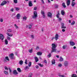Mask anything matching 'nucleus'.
<instances>
[{
	"instance_id": "nucleus-16",
	"label": "nucleus",
	"mask_w": 77,
	"mask_h": 77,
	"mask_svg": "<svg viewBox=\"0 0 77 77\" xmlns=\"http://www.w3.org/2000/svg\"><path fill=\"white\" fill-rule=\"evenodd\" d=\"M75 3L74 2H72V4H71V6H72V7H74V6H75Z\"/></svg>"
},
{
	"instance_id": "nucleus-40",
	"label": "nucleus",
	"mask_w": 77,
	"mask_h": 77,
	"mask_svg": "<svg viewBox=\"0 0 77 77\" xmlns=\"http://www.w3.org/2000/svg\"><path fill=\"white\" fill-rule=\"evenodd\" d=\"M14 26L15 27L16 29H18V26L16 24H14Z\"/></svg>"
},
{
	"instance_id": "nucleus-50",
	"label": "nucleus",
	"mask_w": 77,
	"mask_h": 77,
	"mask_svg": "<svg viewBox=\"0 0 77 77\" xmlns=\"http://www.w3.org/2000/svg\"><path fill=\"white\" fill-rule=\"evenodd\" d=\"M9 72H11V73H12V71H11V69L10 68H9Z\"/></svg>"
},
{
	"instance_id": "nucleus-48",
	"label": "nucleus",
	"mask_w": 77,
	"mask_h": 77,
	"mask_svg": "<svg viewBox=\"0 0 77 77\" xmlns=\"http://www.w3.org/2000/svg\"><path fill=\"white\" fill-rule=\"evenodd\" d=\"M5 69H6V70H8V68L7 67H6V66H5Z\"/></svg>"
},
{
	"instance_id": "nucleus-58",
	"label": "nucleus",
	"mask_w": 77,
	"mask_h": 77,
	"mask_svg": "<svg viewBox=\"0 0 77 77\" xmlns=\"http://www.w3.org/2000/svg\"><path fill=\"white\" fill-rule=\"evenodd\" d=\"M56 57L57 58H59V56L58 55H56Z\"/></svg>"
},
{
	"instance_id": "nucleus-49",
	"label": "nucleus",
	"mask_w": 77,
	"mask_h": 77,
	"mask_svg": "<svg viewBox=\"0 0 77 77\" xmlns=\"http://www.w3.org/2000/svg\"><path fill=\"white\" fill-rule=\"evenodd\" d=\"M58 6H59V5H55V8H58Z\"/></svg>"
},
{
	"instance_id": "nucleus-5",
	"label": "nucleus",
	"mask_w": 77,
	"mask_h": 77,
	"mask_svg": "<svg viewBox=\"0 0 77 77\" xmlns=\"http://www.w3.org/2000/svg\"><path fill=\"white\" fill-rule=\"evenodd\" d=\"M7 3V2L6 1H3L1 4V6H4L5 5H6Z\"/></svg>"
},
{
	"instance_id": "nucleus-2",
	"label": "nucleus",
	"mask_w": 77,
	"mask_h": 77,
	"mask_svg": "<svg viewBox=\"0 0 77 77\" xmlns=\"http://www.w3.org/2000/svg\"><path fill=\"white\" fill-rule=\"evenodd\" d=\"M14 54L12 53L9 55V57L10 59H14Z\"/></svg>"
},
{
	"instance_id": "nucleus-64",
	"label": "nucleus",
	"mask_w": 77,
	"mask_h": 77,
	"mask_svg": "<svg viewBox=\"0 0 77 77\" xmlns=\"http://www.w3.org/2000/svg\"><path fill=\"white\" fill-rule=\"evenodd\" d=\"M61 77H65V76L64 75H61Z\"/></svg>"
},
{
	"instance_id": "nucleus-28",
	"label": "nucleus",
	"mask_w": 77,
	"mask_h": 77,
	"mask_svg": "<svg viewBox=\"0 0 77 77\" xmlns=\"http://www.w3.org/2000/svg\"><path fill=\"white\" fill-rule=\"evenodd\" d=\"M7 32H10V33H11V32H12V30L11 29H9L7 30Z\"/></svg>"
},
{
	"instance_id": "nucleus-30",
	"label": "nucleus",
	"mask_w": 77,
	"mask_h": 77,
	"mask_svg": "<svg viewBox=\"0 0 77 77\" xmlns=\"http://www.w3.org/2000/svg\"><path fill=\"white\" fill-rule=\"evenodd\" d=\"M71 77H77V76L75 74H73L72 75Z\"/></svg>"
},
{
	"instance_id": "nucleus-31",
	"label": "nucleus",
	"mask_w": 77,
	"mask_h": 77,
	"mask_svg": "<svg viewBox=\"0 0 77 77\" xmlns=\"http://www.w3.org/2000/svg\"><path fill=\"white\" fill-rule=\"evenodd\" d=\"M67 47V46L66 45H63L62 47V48L63 49H65L66 48V47Z\"/></svg>"
},
{
	"instance_id": "nucleus-27",
	"label": "nucleus",
	"mask_w": 77,
	"mask_h": 77,
	"mask_svg": "<svg viewBox=\"0 0 77 77\" xmlns=\"http://www.w3.org/2000/svg\"><path fill=\"white\" fill-rule=\"evenodd\" d=\"M55 60H54V59L52 60V64H55Z\"/></svg>"
},
{
	"instance_id": "nucleus-20",
	"label": "nucleus",
	"mask_w": 77,
	"mask_h": 77,
	"mask_svg": "<svg viewBox=\"0 0 77 77\" xmlns=\"http://www.w3.org/2000/svg\"><path fill=\"white\" fill-rule=\"evenodd\" d=\"M13 74H18V72H17V70H15L13 71Z\"/></svg>"
},
{
	"instance_id": "nucleus-19",
	"label": "nucleus",
	"mask_w": 77,
	"mask_h": 77,
	"mask_svg": "<svg viewBox=\"0 0 77 77\" xmlns=\"http://www.w3.org/2000/svg\"><path fill=\"white\" fill-rule=\"evenodd\" d=\"M6 34L8 36H10V37H12V34H9L8 32H7L6 33Z\"/></svg>"
},
{
	"instance_id": "nucleus-23",
	"label": "nucleus",
	"mask_w": 77,
	"mask_h": 77,
	"mask_svg": "<svg viewBox=\"0 0 77 77\" xmlns=\"http://www.w3.org/2000/svg\"><path fill=\"white\" fill-rule=\"evenodd\" d=\"M29 53H32V52L33 51V49L32 48H31L30 49H29Z\"/></svg>"
},
{
	"instance_id": "nucleus-8",
	"label": "nucleus",
	"mask_w": 77,
	"mask_h": 77,
	"mask_svg": "<svg viewBox=\"0 0 77 77\" xmlns=\"http://www.w3.org/2000/svg\"><path fill=\"white\" fill-rule=\"evenodd\" d=\"M64 25H65V24L63 23H61V29H66V27L65 26H64Z\"/></svg>"
},
{
	"instance_id": "nucleus-55",
	"label": "nucleus",
	"mask_w": 77,
	"mask_h": 77,
	"mask_svg": "<svg viewBox=\"0 0 77 77\" xmlns=\"http://www.w3.org/2000/svg\"><path fill=\"white\" fill-rule=\"evenodd\" d=\"M11 12H13L14 11V9L13 8H12L11 9Z\"/></svg>"
},
{
	"instance_id": "nucleus-56",
	"label": "nucleus",
	"mask_w": 77,
	"mask_h": 77,
	"mask_svg": "<svg viewBox=\"0 0 77 77\" xmlns=\"http://www.w3.org/2000/svg\"><path fill=\"white\" fill-rule=\"evenodd\" d=\"M65 30L64 29H62V31L63 32H65Z\"/></svg>"
},
{
	"instance_id": "nucleus-60",
	"label": "nucleus",
	"mask_w": 77,
	"mask_h": 77,
	"mask_svg": "<svg viewBox=\"0 0 77 77\" xmlns=\"http://www.w3.org/2000/svg\"><path fill=\"white\" fill-rule=\"evenodd\" d=\"M57 18H59V15L57 14V16H56Z\"/></svg>"
},
{
	"instance_id": "nucleus-39",
	"label": "nucleus",
	"mask_w": 77,
	"mask_h": 77,
	"mask_svg": "<svg viewBox=\"0 0 77 77\" xmlns=\"http://www.w3.org/2000/svg\"><path fill=\"white\" fill-rule=\"evenodd\" d=\"M4 72L5 74L7 75V74H8V72H6V71H4Z\"/></svg>"
},
{
	"instance_id": "nucleus-29",
	"label": "nucleus",
	"mask_w": 77,
	"mask_h": 77,
	"mask_svg": "<svg viewBox=\"0 0 77 77\" xmlns=\"http://www.w3.org/2000/svg\"><path fill=\"white\" fill-rule=\"evenodd\" d=\"M35 62H37L39 60H38V58L37 57H35Z\"/></svg>"
},
{
	"instance_id": "nucleus-38",
	"label": "nucleus",
	"mask_w": 77,
	"mask_h": 77,
	"mask_svg": "<svg viewBox=\"0 0 77 77\" xmlns=\"http://www.w3.org/2000/svg\"><path fill=\"white\" fill-rule=\"evenodd\" d=\"M35 49L37 50H39V47L38 46H36V48H35Z\"/></svg>"
},
{
	"instance_id": "nucleus-4",
	"label": "nucleus",
	"mask_w": 77,
	"mask_h": 77,
	"mask_svg": "<svg viewBox=\"0 0 77 77\" xmlns=\"http://www.w3.org/2000/svg\"><path fill=\"white\" fill-rule=\"evenodd\" d=\"M6 60H8V61L9 60V57H5V58L3 60V61L5 62H7V61Z\"/></svg>"
},
{
	"instance_id": "nucleus-11",
	"label": "nucleus",
	"mask_w": 77,
	"mask_h": 77,
	"mask_svg": "<svg viewBox=\"0 0 77 77\" xmlns=\"http://www.w3.org/2000/svg\"><path fill=\"white\" fill-rule=\"evenodd\" d=\"M70 44L71 46H74V45H75V43H74L73 42H70Z\"/></svg>"
},
{
	"instance_id": "nucleus-44",
	"label": "nucleus",
	"mask_w": 77,
	"mask_h": 77,
	"mask_svg": "<svg viewBox=\"0 0 77 77\" xmlns=\"http://www.w3.org/2000/svg\"><path fill=\"white\" fill-rule=\"evenodd\" d=\"M29 66H26L25 67V70H26V69H29Z\"/></svg>"
},
{
	"instance_id": "nucleus-54",
	"label": "nucleus",
	"mask_w": 77,
	"mask_h": 77,
	"mask_svg": "<svg viewBox=\"0 0 77 77\" xmlns=\"http://www.w3.org/2000/svg\"><path fill=\"white\" fill-rule=\"evenodd\" d=\"M34 10H36L37 9V8L36 7H35L34 8Z\"/></svg>"
},
{
	"instance_id": "nucleus-15",
	"label": "nucleus",
	"mask_w": 77,
	"mask_h": 77,
	"mask_svg": "<svg viewBox=\"0 0 77 77\" xmlns=\"http://www.w3.org/2000/svg\"><path fill=\"white\" fill-rule=\"evenodd\" d=\"M64 65L66 66H68V61H65L64 63Z\"/></svg>"
},
{
	"instance_id": "nucleus-9",
	"label": "nucleus",
	"mask_w": 77,
	"mask_h": 77,
	"mask_svg": "<svg viewBox=\"0 0 77 77\" xmlns=\"http://www.w3.org/2000/svg\"><path fill=\"white\" fill-rule=\"evenodd\" d=\"M59 35H58V34H56L55 35V40H56V41H57V40L58 39V38H59Z\"/></svg>"
},
{
	"instance_id": "nucleus-12",
	"label": "nucleus",
	"mask_w": 77,
	"mask_h": 77,
	"mask_svg": "<svg viewBox=\"0 0 77 77\" xmlns=\"http://www.w3.org/2000/svg\"><path fill=\"white\" fill-rule=\"evenodd\" d=\"M48 16L49 17H51V18L52 14H51V13H50V12H48Z\"/></svg>"
},
{
	"instance_id": "nucleus-41",
	"label": "nucleus",
	"mask_w": 77,
	"mask_h": 77,
	"mask_svg": "<svg viewBox=\"0 0 77 77\" xmlns=\"http://www.w3.org/2000/svg\"><path fill=\"white\" fill-rule=\"evenodd\" d=\"M14 3L16 4V3H17V2L18 1H17V0H14Z\"/></svg>"
},
{
	"instance_id": "nucleus-52",
	"label": "nucleus",
	"mask_w": 77,
	"mask_h": 77,
	"mask_svg": "<svg viewBox=\"0 0 77 77\" xmlns=\"http://www.w3.org/2000/svg\"><path fill=\"white\" fill-rule=\"evenodd\" d=\"M35 67L37 69H38V68H39V66H38L36 65L35 66Z\"/></svg>"
},
{
	"instance_id": "nucleus-37",
	"label": "nucleus",
	"mask_w": 77,
	"mask_h": 77,
	"mask_svg": "<svg viewBox=\"0 0 77 77\" xmlns=\"http://www.w3.org/2000/svg\"><path fill=\"white\" fill-rule=\"evenodd\" d=\"M16 11H18L19 10H20V8L16 7Z\"/></svg>"
},
{
	"instance_id": "nucleus-32",
	"label": "nucleus",
	"mask_w": 77,
	"mask_h": 77,
	"mask_svg": "<svg viewBox=\"0 0 77 77\" xmlns=\"http://www.w3.org/2000/svg\"><path fill=\"white\" fill-rule=\"evenodd\" d=\"M51 56V53H49L48 55H47V57L48 58H50Z\"/></svg>"
},
{
	"instance_id": "nucleus-35",
	"label": "nucleus",
	"mask_w": 77,
	"mask_h": 77,
	"mask_svg": "<svg viewBox=\"0 0 77 77\" xmlns=\"http://www.w3.org/2000/svg\"><path fill=\"white\" fill-rule=\"evenodd\" d=\"M38 65H39L40 67H42V66H44V65L43 64H42L41 63H38Z\"/></svg>"
},
{
	"instance_id": "nucleus-45",
	"label": "nucleus",
	"mask_w": 77,
	"mask_h": 77,
	"mask_svg": "<svg viewBox=\"0 0 77 77\" xmlns=\"http://www.w3.org/2000/svg\"><path fill=\"white\" fill-rule=\"evenodd\" d=\"M31 38H32V39H34V36L33 35H31Z\"/></svg>"
},
{
	"instance_id": "nucleus-14",
	"label": "nucleus",
	"mask_w": 77,
	"mask_h": 77,
	"mask_svg": "<svg viewBox=\"0 0 77 77\" xmlns=\"http://www.w3.org/2000/svg\"><path fill=\"white\" fill-rule=\"evenodd\" d=\"M70 0H67V6H69L70 5Z\"/></svg>"
},
{
	"instance_id": "nucleus-53",
	"label": "nucleus",
	"mask_w": 77,
	"mask_h": 77,
	"mask_svg": "<svg viewBox=\"0 0 77 77\" xmlns=\"http://www.w3.org/2000/svg\"><path fill=\"white\" fill-rule=\"evenodd\" d=\"M55 39V37H53L51 38V40H52V41L53 40V39Z\"/></svg>"
},
{
	"instance_id": "nucleus-21",
	"label": "nucleus",
	"mask_w": 77,
	"mask_h": 77,
	"mask_svg": "<svg viewBox=\"0 0 77 77\" xmlns=\"http://www.w3.org/2000/svg\"><path fill=\"white\" fill-rule=\"evenodd\" d=\"M62 6L64 8H66V5H65V3L63 2L62 4Z\"/></svg>"
},
{
	"instance_id": "nucleus-24",
	"label": "nucleus",
	"mask_w": 77,
	"mask_h": 77,
	"mask_svg": "<svg viewBox=\"0 0 77 77\" xmlns=\"http://www.w3.org/2000/svg\"><path fill=\"white\" fill-rule=\"evenodd\" d=\"M17 70L18 72H21V69L20 68H17Z\"/></svg>"
},
{
	"instance_id": "nucleus-61",
	"label": "nucleus",
	"mask_w": 77,
	"mask_h": 77,
	"mask_svg": "<svg viewBox=\"0 0 77 77\" xmlns=\"http://www.w3.org/2000/svg\"><path fill=\"white\" fill-rule=\"evenodd\" d=\"M41 1L42 2V3H44V2L43 0H41Z\"/></svg>"
},
{
	"instance_id": "nucleus-51",
	"label": "nucleus",
	"mask_w": 77,
	"mask_h": 77,
	"mask_svg": "<svg viewBox=\"0 0 77 77\" xmlns=\"http://www.w3.org/2000/svg\"><path fill=\"white\" fill-rule=\"evenodd\" d=\"M58 66L59 67H61V66H62V64H60Z\"/></svg>"
},
{
	"instance_id": "nucleus-57",
	"label": "nucleus",
	"mask_w": 77,
	"mask_h": 77,
	"mask_svg": "<svg viewBox=\"0 0 77 77\" xmlns=\"http://www.w3.org/2000/svg\"><path fill=\"white\" fill-rule=\"evenodd\" d=\"M0 21L2 22H3V19H0Z\"/></svg>"
},
{
	"instance_id": "nucleus-7",
	"label": "nucleus",
	"mask_w": 77,
	"mask_h": 77,
	"mask_svg": "<svg viewBox=\"0 0 77 77\" xmlns=\"http://www.w3.org/2000/svg\"><path fill=\"white\" fill-rule=\"evenodd\" d=\"M41 13L42 14L43 18H45V12H44V11H41Z\"/></svg>"
},
{
	"instance_id": "nucleus-10",
	"label": "nucleus",
	"mask_w": 77,
	"mask_h": 77,
	"mask_svg": "<svg viewBox=\"0 0 77 77\" xmlns=\"http://www.w3.org/2000/svg\"><path fill=\"white\" fill-rule=\"evenodd\" d=\"M29 6H33V4H32V1H29Z\"/></svg>"
},
{
	"instance_id": "nucleus-47",
	"label": "nucleus",
	"mask_w": 77,
	"mask_h": 77,
	"mask_svg": "<svg viewBox=\"0 0 77 77\" xmlns=\"http://www.w3.org/2000/svg\"><path fill=\"white\" fill-rule=\"evenodd\" d=\"M44 62H45V63H47V60H45L44 61Z\"/></svg>"
},
{
	"instance_id": "nucleus-42",
	"label": "nucleus",
	"mask_w": 77,
	"mask_h": 77,
	"mask_svg": "<svg viewBox=\"0 0 77 77\" xmlns=\"http://www.w3.org/2000/svg\"><path fill=\"white\" fill-rule=\"evenodd\" d=\"M31 28H32V25H29V29H30Z\"/></svg>"
},
{
	"instance_id": "nucleus-33",
	"label": "nucleus",
	"mask_w": 77,
	"mask_h": 77,
	"mask_svg": "<svg viewBox=\"0 0 77 77\" xmlns=\"http://www.w3.org/2000/svg\"><path fill=\"white\" fill-rule=\"evenodd\" d=\"M23 20H24L26 21L27 20V17L25 16H23Z\"/></svg>"
},
{
	"instance_id": "nucleus-1",
	"label": "nucleus",
	"mask_w": 77,
	"mask_h": 77,
	"mask_svg": "<svg viewBox=\"0 0 77 77\" xmlns=\"http://www.w3.org/2000/svg\"><path fill=\"white\" fill-rule=\"evenodd\" d=\"M52 47L51 48V53H52L53 52L54 53H56L57 52V50H56V47L57 46L55 45V44H52Z\"/></svg>"
},
{
	"instance_id": "nucleus-59",
	"label": "nucleus",
	"mask_w": 77,
	"mask_h": 77,
	"mask_svg": "<svg viewBox=\"0 0 77 77\" xmlns=\"http://www.w3.org/2000/svg\"><path fill=\"white\" fill-rule=\"evenodd\" d=\"M58 15H60V14H59V11H58V14H57Z\"/></svg>"
},
{
	"instance_id": "nucleus-36",
	"label": "nucleus",
	"mask_w": 77,
	"mask_h": 77,
	"mask_svg": "<svg viewBox=\"0 0 77 77\" xmlns=\"http://www.w3.org/2000/svg\"><path fill=\"white\" fill-rule=\"evenodd\" d=\"M71 24L72 26L74 25V24H75V21H73V22L71 23Z\"/></svg>"
},
{
	"instance_id": "nucleus-25",
	"label": "nucleus",
	"mask_w": 77,
	"mask_h": 77,
	"mask_svg": "<svg viewBox=\"0 0 77 77\" xmlns=\"http://www.w3.org/2000/svg\"><path fill=\"white\" fill-rule=\"evenodd\" d=\"M59 60L60 62H62V61L63 60V59L62 57H60V58Z\"/></svg>"
},
{
	"instance_id": "nucleus-26",
	"label": "nucleus",
	"mask_w": 77,
	"mask_h": 77,
	"mask_svg": "<svg viewBox=\"0 0 77 77\" xmlns=\"http://www.w3.org/2000/svg\"><path fill=\"white\" fill-rule=\"evenodd\" d=\"M5 43L6 45H7L8 44V41L7 39H5Z\"/></svg>"
},
{
	"instance_id": "nucleus-34",
	"label": "nucleus",
	"mask_w": 77,
	"mask_h": 77,
	"mask_svg": "<svg viewBox=\"0 0 77 77\" xmlns=\"http://www.w3.org/2000/svg\"><path fill=\"white\" fill-rule=\"evenodd\" d=\"M31 65H32V62H29L28 63L29 66V67H30L31 66Z\"/></svg>"
},
{
	"instance_id": "nucleus-63",
	"label": "nucleus",
	"mask_w": 77,
	"mask_h": 77,
	"mask_svg": "<svg viewBox=\"0 0 77 77\" xmlns=\"http://www.w3.org/2000/svg\"><path fill=\"white\" fill-rule=\"evenodd\" d=\"M75 48H76V47L75 46H74L73 47V49H75Z\"/></svg>"
},
{
	"instance_id": "nucleus-62",
	"label": "nucleus",
	"mask_w": 77,
	"mask_h": 77,
	"mask_svg": "<svg viewBox=\"0 0 77 77\" xmlns=\"http://www.w3.org/2000/svg\"><path fill=\"white\" fill-rule=\"evenodd\" d=\"M70 17H71L72 18V17H73V16H72L71 15H70Z\"/></svg>"
},
{
	"instance_id": "nucleus-22",
	"label": "nucleus",
	"mask_w": 77,
	"mask_h": 77,
	"mask_svg": "<svg viewBox=\"0 0 77 77\" xmlns=\"http://www.w3.org/2000/svg\"><path fill=\"white\" fill-rule=\"evenodd\" d=\"M20 14H17V19H20Z\"/></svg>"
},
{
	"instance_id": "nucleus-3",
	"label": "nucleus",
	"mask_w": 77,
	"mask_h": 77,
	"mask_svg": "<svg viewBox=\"0 0 77 77\" xmlns=\"http://www.w3.org/2000/svg\"><path fill=\"white\" fill-rule=\"evenodd\" d=\"M37 12L36 11H34V16L32 17V18H36L37 17Z\"/></svg>"
},
{
	"instance_id": "nucleus-43",
	"label": "nucleus",
	"mask_w": 77,
	"mask_h": 77,
	"mask_svg": "<svg viewBox=\"0 0 77 77\" xmlns=\"http://www.w3.org/2000/svg\"><path fill=\"white\" fill-rule=\"evenodd\" d=\"M7 39L9 41H10V40H11V38H10V37H8Z\"/></svg>"
},
{
	"instance_id": "nucleus-17",
	"label": "nucleus",
	"mask_w": 77,
	"mask_h": 77,
	"mask_svg": "<svg viewBox=\"0 0 77 77\" xmlns=\"http://www.w3.org/2000/svg\"><path fill=\"white\" fill-rule=\"evenodd\" d=\"M37 54L38 56H41L42 54V52L41 51H38L37 52Z\"/></svg>"
},
{
	"instance_id": "nucleus-6",
	"label": "nucleus",
	"mask_w": 77,
	"mask_h": 77,
	"mask_svg": "<svg viewBox=\"0 0 77 77\" xmlns=\"http://www.w3.org/2000/svg\"><path fill=\"white\" fill-rule=\"evenodd\" d=\"M0 39L1 40H3L4 39V36L2 34H0Z\"/></svg>"
},
{
	"instance_id": "nucleus-18",
	"label": "nucleus",
	"mask_w": 77,
	"mask_h": 77,
	"mask_svg": "<svg viewBox=\"0 0 77 77\" xmlns=\"http://www.w3.org/2000/svg\"><path fill=\"white\" fill-rule=\"evenodd\" d=\"M19 62V64H20V65H22L23 64V60H20Z\"/></svg>"
},
{
	"instance_id": "nucleus-46",
	"label": "nucleus",
	"mask_w": 77,
	"mask_h": 77,
	"mask_svg": "<svg viewBox=\"0 0 77 77\" xmlns=\"http://www.w3.org/2000/svg\"><path fill=\"white\" fill-rule=\"evenodd\" d=\"M32 74L31 73L29 74V76H28V77H32Z\"/></svg>"
},
{
	"instance_id": "nucleus-13",
	"label": "nucleus",
	"mask_w": 77,
	"mask_h": 77,
	"mask_svg": "<svg viewBox=\"0 0 77 77\" xmlns=\"http://www.w3.org/2000/svg\"><path fill=\"white\" fill-rule=\"evenodd\" d=\"M61 14L62 15H65V11L64 10H63L61 11Z\"/></svg>"
}]
</instances>
